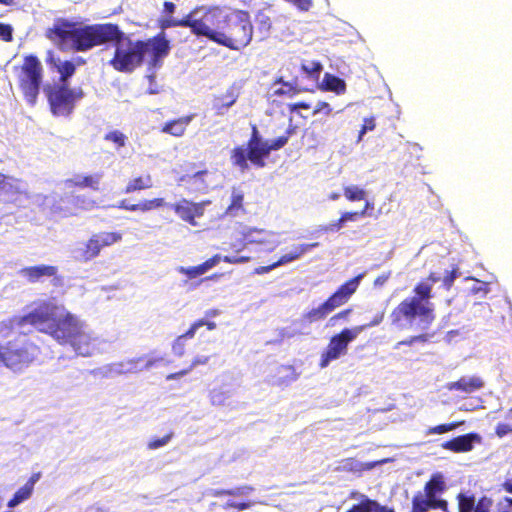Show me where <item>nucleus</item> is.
Listing matches in <instances>:
<instances>
[{
  "instance_id": "nucleus-15",
  "label": "nucleus",
  "mask_w": 512,
  "mask_h": 512,
  "mask_svg": "<svg viewBox=\"0 0 512 512\" xmlns=\"http://www.w3.org/2000/svg\"><path fill=\"white\" fill-rule=\"evenodd\" d=\"M480 442L481 436L471 432L447 440L441 444V447L454 453H464L471 451L474 448V444Z\"/></svg>"
},
{
  "instance_id": "nucleus-48",
  "label": "nucleus",
  "mask_w": 512,
  "mask_h": 512,
  "mask_svg": "<svg viewBox=\"0 0 512 512\" xmlns=\"http://www.w3.org/2000/svg\"><path fill=\"white\" fill-rule=\"evenodd\" d=\"M243 195L233 191L232 194V204L229 206L227 212L231 215H236L235 210L241 207Z\"/></svg>"
},
{
  "instance_id": "nucleus-57",
  "label": "nucleus",
  "mask_w": 512,
  "mask_h": 512,
  "mask_svg": "<svg viewBox=\"0 0 512 512\" xmlns=\"http://www.w3.org/2000/svg\"><path fill=\"white\" fill-rule=\"evenodd\" d=\"M204 205L205 203H192V219L195 220L196 217H201L204 213Z\"/></svg>"
},
{
  "instance_id": "nucleus-14",
  "label": "nucleus",
  "mask_w": 512,
  "mask_h": 512,
  "mask_svg": "<svg viewBox=\"0 0 512 512\" xmlns=\"http://www.w3.org/2000/svg\"><path fill=\"white\" fill-rule=\"evenodd\" d=\"M233 164L238 166L241 171L247 167V161L256 163V126L252 125V133L248 147H239L233 150Z\"/></svg>"
},
{
  "instance_id": "nucleus-50",
  "label": "nucleus",
  "mask_w": 512,
  "mask_h": 512,
  "mask_svg": "<svg viewBox=\"0 0 512 512\" xmlns=\"http://www.w3.org/2000/svg\"><path fill=\"white\" fill-rule=\"evenodd\" d=\"M171 436L172 435L169 434V435L164 436L161 439H156V440L150 441L147 445L148 449L155 450V449H158L160 447L167 445L171 439Z\"/></svg>"
},
{
  "instance_id": "nucleus-32",
  "label": "nucleus",
  "mask_w": 512,
  "mask_h": 512,
  "mask_svg": "<svg viewBox=\"0 0 512 512\" xmlns=\"http://www.w3.org/2000/svg\"><path fill=\"white\" fill-rule=\"evenodd\" d=\"M430 509H433V499H430L422 492H417L412 498L410 512H428Z\"/></svg>"
},
{
  "instance_id": "nucleus-38",
  "label": "nucleus",
  "mask_w": 512,
  "mask_h": 512,
  "mask_svg": "<svg viewBox=\"0 0 512 512\" xmlns=\"http://www.w3.org/2000/svg\"><path fill=\"white\" fill-rule=\"evenodd\" d=\"M104 140L114 143L116 145V149L118 150L119 148L126 145L128 137L119 130H112L105 134Z\"/></svg>"
},
{
  "instance_id": "nucleus-55",
  "label": "nucleus",
  "mask_w": 512,
  "mask_h": 512,
  "mask_svg": "<svg viewBox=\"0 0 512 512\" xmlns=\"http://www.w3.org/2000/svg\"><path fill=\"white\" fill-rule=\"evenodd\" d=\"M352 313V308H347V309H344L338 313H336L335 315H333L330 320H329V323L331 325H334V323L339 320V319H347L348 316Z\"/></svg>"
},
{
  "instance_id": "nucleus-61",
  "label": "nucleus",
  "mask_w": 512,
  "mask_h": 512,
  "mask_svg": "<svg viewBox=\"0 0 512 512\" xmlns=\"http://www.w3.org/2000/svg\"><path fill=\"white\" fill-rule=\"evenodd\" d=\"M310 108H311V105L304 101L295 102V103L289 105V110L291 112L297 111L299 109L308 110Z\"/></svg>"
},
{
  "instance_id": "nucleus-25",
  "label": "nucleus",
  "mask_w": 512,
  "mask_h": 512,
  "mask_svg": "<svg viewBox=\"0 0 512 512\" xmlns=\"http://www.w3.org/2000/svg\"><path fill=\"white\" fill-rule=\"evenodd\" d=\"M220 255H215L212 258L208 259L204 263L194 266V267H184L179 266L177 267V271L181 274L186 275L189 279L197 278L203 274H205L207 271H209L211 268L215 267L220 261H221Z\"/></svg>"
},
{
  "instance_id": "nucleus-19",
  "label": "nucleus",
  "mask_w": 512,
  "mask_h": 512,
  "mask_svg": "<svg viewBox=\"0 0 512 512\" xmlns=\"http://www.w3.org/2000/svg\"><path fill=\"white\" fill-rule=\"evenodd\" d=\"M346 512H395V510L361 494L359 495V502L353 504Z\"/></svg>"
},
{
  "instance_id": "nucleus-63",
  "label": "nucleus",
  "mask_w": 512,
  "mask_h": 512,
  "mask_svg": "<svg viewBox=\"0 0 512 512\" xmlns=\"http://www.w3.org/2000/svg\"><path fill=\"white\" fill-rule=\"evenodd\" d=\"M190 372V369L186 368L184 370H181L179 372H176V373H171L169 374L166 379L167 380H176V379H179L185 375H187L188 373Z\"/></svg>"
},
{
  "instance_id": "nucleus-42",
  "label": "nucleus",
  "mask_w": 512,
  "mask_h": 512,
  "mask_svg": "<svg viewBox=\"0 0 512 512\" xmlns=\"http://www.w3.org/2000/svg\"><path fill=\"white\" fill-rule=\"evenodd\" d=\"M333 112V108L330 103L326 101H318L313 108L312 115L316 116L318 114H323L325 116H330Z\"/></svg>"
},
{
  "instance_id": "nucleus-30",
  "label": "nucleus",
  "mask_w": 512,
  "mask_h": 512,
  "mask_svg": "<svg viewBox=\"0 0 512 512\" xmlns=\"http://www.w3.org/2000/svg\"><path fill=\"white\" fill-rule=\"evenodd\" d=\"M231 397V391L226 387H215L209 391V400L213 406H224Z\"/></svg>"
},
{
  "instance_id": "nucleus-52",
  "label": "nucleus",
  "mask_w": 512,
  "mask_h": 512,
  "mask_svg": "<svg viewBox=\"0 0 512 512\" xmlns=\"http://www.w3.org/2000/svg\"><path fill=\"white\" fill-rule=\"evenodd\" d=\"M266 236V233L264 231H260L258 230V240H257V243H258V246H261L259 248V250H263V251H269L270 249H273L276 245V241H272L271 245H265L264 243V238Z\"/></svg>"
},
{
  "instance_id": "nucleus-13",
  "label": "nucleus",
  "mask_w": 512,
  "mask_h": 512,
  "mask_svg": "<svg viewBox=\"0 0 512 512\" xmlns=\"http://www.w3.org/2000/svg\"><path fill=\"white\" fill-rule=\"evenodd\" d=\"M296 129L297 126L290 123L285 130V134L279 136L275 140H262L258 137V167L264 165L262 158L269 154L271 150H279L284 147L287 144L289 137L295 134Z\"/></svg>"
},
{
  "instance_id": "nucleus-31",
  "label": "nucleus",
  "mask_w": 512,
  "mask_h": 512,
  "mask_svg": "<svg viewBox=\"0 0 512 512\" xmlns=\"http://www.w3.org/2000/svg\"><path fill=\"white\" fill-rule=\"evenodd\" d=\"M176 214L184 221L195 226L196 221L192 219V203L186 199H182L178 203L173 205Z\"/></svg>"
},
{
  "instance_id": "nucleus-47",
  "label": "nucleus",
  "mask_w": 512,
  "mask_h": 512,
  "mask_svg": "<svg viewBox=\"0 0 512 512\" xmlns=\"http://www.w3.org/2000/svg\"><path fill=\"white\" fill-rule=\"evenodd\" d=\"M345 223L346 222H345V220H343V216L341 215L340 218L338 220H336L335 222L329 223V224L325 225L324 227H322V231H324L326 233L338 232L340 229L343 228Z\"/></svg>"
},
{
  "instance_id": "nucleus-3",
  "label": "nucleus",
  "mask_w": 512,
  "mask_h": 512,
  "mask_svg": "<svg viewBox=\"0 0 512 512\" xmlns=\"http://www.w3.org/2000/svg\"><path fill=\"white\" fill-rule=\"evenodd\" d=\"M191 32L232 49L246 46L253 28L242 11L213 6H199L189 13Z\"/></svg>"
},
{
  "instance_id": "nucleus-64",
  "label": "nucleus",
  "mask_w": 512,
  "mask_h": 512,
  "mask_svg": "<svg viewBox=\"0 0 512 512\" xmlns=\"http://www.w3.org/2000/svg\"><path fill=\"white\" fill-rule=\"evenodd\" d=\"M223 260H224L225 262H228V263H234V264H236V263H242V262H245V261L247 260V258H246V257H242V256H241V257H236V256H234V257H229V256H225V257L223 258Z\"/></svg>"
},
{
  "instance_id": "nucleus-53",
  "label": "nucleus",
  "mask_w": 512,
  "mask_h": 512,
  "mask_svg": "<svg viewBox=\"0 0 512 512\" xmlns=\"http://www.w3.org/2000/svg\"><path fill=\"white\" fill-rule=\"evenodd\" d=\"M512 432V425L507 423H498L495 427V433L498 437L502 438L508 433Z\"/></svg>"
},
{
  "instance_id": "nucleus-6",
  "label": "nucleus",
  "mask_w": 512,
  "mask_h": 512,
  "mask_svg": "<svg viewBox=\"0 0 512 512\" xmlns=\"http://www.w3.org/2000/svg\"><path fill=\"white\" fill-rule=\"evenodd\" d=\"M39 348L24 336L0 345V362L14 372L27 368L38 356Z\"/></svg>"
},
{
  "instance_id": "nucleus-7",
  "label": "nucleus",
  "mask_w": 512,
  "mask_h": 512,
  "mask_svg": "<svg viewBox=\"0 0 512 512\" xmlns=\"http://www.w3.org/2000/svg\"><path fill=\"white\" fill-rule=\"evenodd\" d=\"M54 196L31 195L26 182L0 173V202L25 207L30 203L48 207Z\"/></svg>"
},
{
  "instance_id": "nucleus-12",
  "label": "nucleus",
  "mask_w": 512,
  "mask_h": 512,
  "mask_svg": "<svg viewBox=\"0 0 512 512\" xmlns=\"http://www.w3.org/2000/svg\"><path fill=\"white\" fill-rule=\"evenodd\" d=\"M458 512H490L493 500L486 495L476 500L474 494L460 492L456 496Z\"/></svg>"
},
{
  "instance_id": "nucleus-21",
  "label": "nucleus",
  "mask_w": 512,
  "mask_h": 512,
  "mask_svg": "<svg viewBox=\"0 0 512 512\" xmlns=\"http://www.w3.org/2000/svg\"><path fill=\"white\" fill-rule=\"evenodd\" d=\"M202 322H194L190 328L183 333L182 335H179L172 343V353L176 357H183L186 352V347L188 344V341L190 339H193L196 335V332L200 327H202Z\"/></svg>"
},
{
  "instance_id": "nucleus-24",
  "label": "nucleus",
  "mask_w": 512,
  "mask_h": 512,
  "mask_svg": "<svg viewBox=\"0 0 512 512\" xmlns=\"http://www.w3.org/2000/svg\"><path fill=\"white\" fill-rule=\"evenodd\" d=\"M57 273V268L51 265H38L21 269L20 275L30 282H36L43 277H52Z\"/></svg>"
},
{
  "instance_id": "nucleus-33",
  "label": "nucleus",
  "mask_w": 512,
  "mask_h": 512,
  "mask_svg": "<svg viewBox=\"0 0 512 512\" xmlns=\"http://www.w3.org/2000/svg\"><path fill=\"white\" fill-rule=\"evenodd\" d=\"M153 186V181L150 175L140 176L134 179H131L126 188L125 193L129 194L135 191L144 190L151 188Z\"/></svg>"
},
{
  "instance_id": "nucleus-11",
  "label": "nucleus",
  "mask_w": 512,
  "mask_h": 512,
  "mask_svg": "<svg viewBox=\"0 0 512 512\" xmlns=\"http://www.w3.org/2000/svg\"><path fill=\"white\" fill-rule=\"evenodd\" d=\"M101 344L100 337L84 322L68 345L77 355L90 357L99 352Z\"/></svg>"
},
{
  "instance_id": "nucleus-2",
  "label": "nucleus",
  "mask_w": 512,
  "mask_h": 512,
  "mask_svg": "<svg viewBox=\"0 0 512 512\" xmlns=\"http://www.w3.org/2000/svg\"><path fill=\"white\" fill-rule=\"evenodd\" d=\"M74 72L75 66H48L51 80H44L42 66H21L17 75L20 89L30 106L36 104L42 84L53 114L67 116L72 112L75 101L83 97L81 88L70 89L66 84Z\"/></svg>"
},
{
  "instance_id": "nucleus-46",
  "label": "nucleus",
  "mask_w": 512,
  "mask_h": 512,
  "mask_svg": "<svg viewBox=\"0 0 512 512\" xmlns=\"http://www.w3.org/2000/svg\"><path fill=\"white\" fill-rule=\"evenodd\" d=\"M210 358L211 357L208 355L198 354L193 357L188 369H190V372H191L193 369L197 368L198 366L207 365L210 361Z\"/></svg>"
},
{
  "instance_id": "nucleus-60",
  "label": "nucleus",
  "mask_w": 512,
  "mask_h": 512,
  "mask_svg": "<svg viewBox=\"0 0 512 512\" xmlns=\"http://www.w3.org/2000/svg\"><path fill=\"white\" fill-rule=\"evenodd\" d=\"M391 277V272L388 271L386 273H383L379 276H377L374 280V286L376 287H380V286H383L388 280L389 278Z\"/></svg>"
},
{
  "instance_id": "nucleus-34",
  "label": "nucleus",
  "mask_w": 512,
  "mask_h": 512,
  "mask_svg": "<svg viewBox=\"0 0 512 512\" xmlns=\"http://www.w3.org/2000/svg\"><path fill=\"white\" fill-rule=\"evenodd\" d=\"M31 484H25L19 490L15 492L13 497L8 501L7 506L9 508H15L20 505L22 502L28 500L32 495Z\"/></svg>"
},
{
  "instance_id": "nucleus-59",
  "label": "nucleus",
  "mask_w": 512,
  "mask_h": 512,
  "mask_svg": "<svg viewBox=\"0 0 512 512\" xmlns=\"http://www.w3.org/2000/svg\"><path fill=\"white\" fill-rule=\"evenodd\" d=\"M433 509H440L443 512H450L448 509V502L444 499H433Z\"/></svg>"
},
{
  "instance_id": "nucleus-4",
  "label": "nucleus",
  "mask_w": 512,
  "mask_h": 512,
  "mask_svg": "<svg viewBox=\"0 0 512 512\" xmlns=\"http://www.w3.org/2000/svg\"><path fill=\"white\" fill-rule=\"evenodd\" d=\"M32 326L48 334L61 345H68L85 322L69 312L56 299H48L36 305L31 311Z\"/></svg>"
},
{
  "instance_id": "nucleus-27",
  "label": "nucleus",
  "mask_w": 512,
  "mask_h": 512,
  "mask_svg": "<svg viewBox=\"0 0 512 512\" xmlns=\"http://www.w3.org/2000/svg\"><path fill=\"white\" fill-rule=\"evenodd\" d=\"M446 484L440 473L433 474L424 486V495L430 499H436L438 494L445 491Z\"/></svg>"
},
{
  "instance_id": "nucleus-35",
  "label": "nucleus",
  "mask_w": 512,
  "mask_h": 512,
  "mask_svg": "<svg viewBox=\"0 0 512 512\" xmlns=\"http://www.w3.org/2000/svg\"><path fill=\"white\" fill-rule=\"evenodd\" d=\"M345 198L350 201H361L366 198V191L355 185L346 186L343 188Z\"/></svg>"
},
{
  "instance_id": "nucleus-58",
  "label": "nucleus",
  "mask_w": 512,
  "mask_h": 512,
  "mask_svg": "<svg viewBox=\"0 0 512 512\" xmlns=\"http://www.w3.org/2000/svg\"><path fill=\"white\" fill-rule=\"evenodd\" d=\"M223 507L225 509L227 508H236L238 510H244L246 507H248V504L244 503V502H238V501H235V500H228L224 505Z\"/></svg>"
},
{
  "instance_id": "nucleus-9",
  "label": "nucleus",
  "mask_w": 512,
  "mask_h": 512,
  "mask_svg": "<svg viewBox=\"0 0 512 512\" xmlns=\"http://www.w3.org/2000/svg\"><path fill=\"white\" fill-rule=\"evenodd\" d=\"M382 319L383 314L379 318L374 319L370 324L344 328L339 333L333 335L330 338L327 347L321 353L319 367L326 368L330 362L345 355L349 344L353 342L366 327L378 325Z\"/></svg>"
},
{
  "instance_id": "nucleus-5",
  "label": "nucleus",
  "mask_w": 512,
  "mask_h": 512,
  "mask_svg": "<svg viewBox=\"0 0 512 512\" xmlns=\"http://www.w3.org/2000/svg\"><path fill=\"white\" fill-rule=\"evenodd\" d=\"M432 298L428 285L415 284L413 296L404 298L391 311V324L401 328L407 324L413 325L417 322L424 328H429L436 319L435 306L431 302Z\"/></svg>"
},
{
  "instance_id": "nucleus-51",
  "label": "nucleus",
  "mask_w": 512,
  "mask_h": 512,
  "mask_svg": "<svg viewBox=\"0 0 512 512\" xmlns=\"http://www.w3.org/2000/svg\"><path fill=\"white\" fill-rule=\"evenodd\" d=\"M13 29L10 25L0 23V40L11 41Z\"/></svg>"
},
{
  "instance_id": "nucleus-1",
  "label": "nucleus",
  "mask_w": 512,
  "mask_h": 512,
  "mask_svg": "<svg viewBox=\"0 0 512 512\" xmlns=\"http://www.w3.org/2000/svg\"><path fill=\"white\" fill-rule=\"evenodd\" d=\"M47 37L61 49L86 51L94 46L116 41L115 57L110 64H156L170 51L164 33L147 41H132L114 24L77 26L70 22H57L47 30Z\"/></svg>"
},
{
  "instance_id": "nucleus-45",
  "label": "nucleus",
  "mask_w": 512,
  "mask_h": 512,
  "mask_svg": "<svg viewBox=\"0 0 512 512\" xmlns=\"http://www.w3.org/2000/svg\"><path fill=\"white\" fill-rule=\"evenodd\" d=\"M440 276L436 272H430L426 279H422L416 284H425L429 286L430 295L433 297V285L440 281Z\"/></svg>"
},
{
  "instance_id": "nucleus-26",
  "label": "nucleus",
  "mask_w": 512,
  "mask_h": 512,
  "mask_svg": "<svg viewBox=\"0 0 512 512\" xmlns=\"http://www.w3.org/2000/svg\"><path fill=\"white\" fill-rule=\"evenodd\" d=\"M195 115H187L180 117L176 120L168 121L164 124L161 131L166 134H170L174 137H182L185 134V131L188 125L192 122Z\"/></svg>"
},
{
  "instance_id": "nucleus-20",
  "label": "nucleus",
  "mask_w": 512,
  "mask_h": 512,
  "mask_svg": "<svg viewBox=\"0 0 512 512\" xmlns=\"http://www.w3.org/2000/svg\"><path fill=\"white\" fill-rule=\"evenodd\" d=\"M484 386V382L480 377H461L457 381L447 384L449 391H460L462 393L471 394L480 390Z\"/></svg>"
},
{
  "instance_id": "nucleus-8",
  "label": "nucleus",
  "mask_w": 512,
  "mask_h": 512,
  "mask_svg": "<svg viewBox=\"0 0 512 512\" xmlns=\"http://www.w3.org/2000/svg\"><path fill=\"white\" fill-rule=\"evenodd\" d=\"M362 278L363 274H359L340 285L322 304L305 312L302 315L303 321L311 324L323 320L335 309L346 304L357 291Z\"/></svg>"
},
{
  "instance_id": "nucleus-18",
  "label": "nucleus",
  "mask_w": 512,
  "mask_h": 512,
  "mask_svg": "<svg viewBox=\"0 0 512 512\" xmlns=\"http://www.w3.org/2000/svg\"><path fill=\"white\" fill-rule=\"evenodd\" d=\"M31 312L24 316H16L7 320L0 321V337L5 338L13 333H25L26 326H32Z\"/></svg>"
},
{
  "instance_id": "nucleus-29",
  "label": "nucleus",
  "mask_w": 512,
  "mask_h": 512,
  "mask_svg": "<svg viewBox=\"0 0 512 512\" xmlns=\"http://www.w3.org/2000/svg\"><path fill=\"white\" fill-rule=\"evenodd\" d=\"M277 82L282 83V86L274 90L275 95L294 97L303 91H314V89L298 87V77L294 78L292 82H282V78H279Z\"/></svg>"
},
{
  "instance_id": "nucleus-49",
  "label": "nucleus",
  "mask_w": 512,
  "mask_h": 512,
  "mask_svg": "<svg viewBox=\"0 0 512 512\" xmlns=\"http://www.w3.org/2000/svg\"><path fill=\"white\" fill-rule=\"evenodd\" d=\"M143 358L142 362L145 361L143 366H140L143 370H150L153 368L158 362L163 361V357H154L152 355L141 356Z\"/></svg>"
},
{
  "instance_id": "nucleus-17",
  "label": "nucleus",
  "mask_w": 512,
  "mask_h": 512,
  "mask_svg": "<svg viewBox=\"0 0 512 512\" xmlns=\"http://www.w3.org/2000/svg\"><path fill=\"white\" fill-rule=\"evenodd\" d=\"M319 244L317 242L315 243H309V244H300L295 246L289 253H286L282 255L277 261L273 262L270 265L267 266H260L258 267V274H263L269 272L271 269L287 264L289 262H292L294 260L299 259L302 255L310 251L311 249L317 247Z\"/></svg>"
},
{
  "instance_id": "nucleus-22",
  "label": "nucleus",
  "mask_w": 512,
  "mask_h": 512,
  "mask_svg": "<svg viewBox=\"0 0 512 512\" xmlns=\"http://www.w3.org/2000/svg\"><path fill=\"white\" fill-rule=\"evenodd\" d=\"M102 179L101 173H96L93 175H83L77 174L72 178L67 179L64 182L65 187L70 188L73 186L81 187V188H91L95 191L99 190L100 181Z\"/></svg>"
},
{
  "instance_id": "nucleus-41",
  "label": "nucleus",
  "mask_w": 512,
  "mask_h": 512,
  "mask_svg": "<svg viewBox=\"0 0 512 512\" xmlns=\"http://www.w3.org/2000/svg\"><path fill=\"white\" fill-rule=\"evenodd\" d=\"M189 14L186 15L183 19L181 20H177V19H174V18H169V19H166L162 22V28L165 29V28H168V27H177V26H181V27H188L190 28V22H189Z\"/></svg>"
},
{
  "instance_id": "nucleus-16",
  "label": "nucleus",
  "mask_w": 512,
  "mask_h": 512,
  "mask_svg": "<svg viewBox=\"0 0 512 512\" xmlns=\"http://www.w3.org/2000/svg\"><path fill=\"white\" fill-rule=\"evenodd\" d=\"M143 358H132L121 362L112 363L108 366H105L99 369V372L105 376H113V375H121L126 373H137L141 372L142 368H140V362H142Z\"/></svg>"
},
{
  "instance_id": "nucleus-43",
  "label": "nucleus",
  "mask_w": 512,
  "mask_h": 512,
  "mask_svg": "<svg viewBox=\"0 0 512 512\" xmlns=\"http://www.w3.org/2000/svg\"><path fill=\"white\" fill-rule=\"evenodd\" d=\"M458 277V268L454 267L452 270L446 272L444 277L442 278L443 286L449 290L453 284L455 279Z\"/></svg>"
},
{
  "instance_id": "nucleus-28",
  "label": "nucleus",
  "mask_w": 512,
  "mask_h": 512,
  "mask_svg": "<svg viewBox=\"0 0 512 512\" xmlns=\"http://www.w3.org/2000/svg\"><path fill=\"white\" fill-rule=\"evenodd\" d=\"M384 461L373 462V463H362L357 461L355 458H346L340 462V470L353 473H361L363 471L373 469L377 464L383 463Z\"/></svg>"
},
{
  "instance_id": "nucleus-54",
  "label": "nucleus",
  "mask_w": 512,
  "mask_h": 512,
  "mask_svg": "<svg viewBox=\"0 0 512 512\" xmlns=\"http://www.w3.org/2000/svg\"><path fill=\"white\" fill-rule=\"evenodd\" d=\"M375 128L374 118H365L361 130L359 132V138H361L367 131H372Z\"/></svg>"
},
{
  "instance_id": "nucleus-23",
  "label": "nucleus",
  "mask_w": 512,
  "mask_h": 512,
  "mask_svg": "<svg viewBox=\"0 0 512 512\" xmlns=\"http://www.w3.org/2000/svg\"><path fill=\"white\" fill-rule=\"evenodd\" d=\"M318 90L323 92H333L336 95H342L347 90L346 82L331 73H325L323 79L318 84Z\"/></svg>"
},
{
  "instance_id": "nucleus-36",
  "label": "nucleus",
  "mask_w": 512,
  "mask_h": 512,
  "mask_svg": "<svg viewBox=\"0 0 512 512\" xmlns=\"http://www.w3.org/2000/svg\"><path fill=\"white\" fill-rule=\"evenodd\" d=\"M236 101L235 96L232 94L224 98H215L213 101V109L216 110L218 115H223L225 110L231 107Z\"/></svg>"
},
{
  "instance_id": "nucleus-39",
  "label": "nucleus",
  "mask_w": 512,
  "mask_h": 512,
  "mask_svg": "<svg viewBox=\"0 0 512 512\" xmlns=\"http://www.w3.org/2000/svg\"><path fill=\"white\" fill-rule=\"evenodd\" d=\"M323 66H311V68H308V66H301V72L303 77H306L310 79L312 82L315 83V87L318 89V84L321 82L320 75L322 71Z\"/></svg>"
},
{
  "instance_id": "nucleus-56",
  "label": "nucleus",
  "mask_w": 512,
  "mask_h": 512,
  "mask_svg": "<svg viewBox=\"0 0 512 512\" xmlns=\"http://www.w3.org/2000/svg\"><path fill=\"white\" fill-rule=\"evenodd\" d=\"M342 216H343V220H345V222H349V221L352 222V221H356L360 217H364V212L348 211V212L342 213Z\"/></svg>"
},
{
  "instance_id": "nucleus-44",
  "label": "nucleus",
  "mask_w": 512,
  "mask_h": 512,
  "mask_svg": "<svg viewBox=\"0 0 512 512\" xmlns=\"http://www.w3.org/2000/svg\"><path fill=\"white\" fill-rule=\"evenodd\" d=\"M427 340H428V336L426 334L410 336L409 338H407L405 340L399 341L395 345V348H398V347L403 346V345L411 346V345H413L416 342H426Z\"/></svg>"
},
{
  "instance_id": "nucleus-10",
  "label": "nucleus",
  "mask_w": 512,
  "mask_h": 512,
  "mask_svg": "<svg viewBox=\"0 0 512 512\" xmlns=\"http://www.w3.org/2000/svg\"><path fill=\"white\" fill-rule=\"evenodd\" d=\"M122 240V233L101 231L93 234L89 240L80 244L73 250L74 257L82 262H88L96 258L101 249L112 246Z\"/></svg>"
},
{
  "instance_id": "nucleus-37",
  "label": "nucleus",
  "mask_w": 512,
  "mask_h": 512,
  "mask_svg": "<svg viewBox=\"0 0 512 512\" xmlns=\"http://www.w3.org/2000/svg\"><path fill=\"white\" fill-rule=\"evenodd\" d=\"M166 205V202L163 198H155L152 200H144L138 204L132 205V209H137V211H150L156 208H160L162 206Z\"/></svg>"
},
{
  "instance_id": "nucleus-62",
  "label": "nucleus",
  "mask_w": 512,
  "mask_h": 512,
  "mask_svg": "<svg viewBox=\"0 0 512 512\" xmlns=\"http://www.w3.org/2000/svg\"><path fill=\"white\" fill-rule=\"evenodd\" d=\"M154 77H155V73L150 68L149 69V74L147 75V78L150 81V86H149V93L150 94H157V93H159V89L156 87V85L153 84Z\"/></svg>"
},
{
  "instance_id": "nucleus-40",
  "label": "nucleus",
  "mask_w": 512,
  "mask_h": 512,
  "mask_svg": "<svg viewBox=\"0 0 512 512\" xmlns=\"http://www.w3.org/2000/svg\"><path fill=\"white\" fill-rule=\"evenodd\" d=\"M463 423H464L463 421H460V422H451V423L439 424V425L430 427L428 429L427 433L428 434H444V433L450 432L452 430H455L456 428H458Z\"/></svg>"
}]
</instances>
